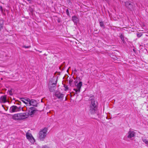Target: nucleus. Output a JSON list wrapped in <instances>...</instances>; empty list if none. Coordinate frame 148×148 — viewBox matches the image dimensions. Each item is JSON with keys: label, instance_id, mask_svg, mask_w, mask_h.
<instances>
[{"label": "nucleus", "instance_id": "423d86ee", "mask_svg": "<svg viewBox=\"0 0 148 148\" xmlns=\"http://www.w3.org/2000/svg\"><path fill=\"white\" fill-rule=\"evenodd\" d=\"M27 139L32 144H34L35 142V140L31 133L27 132L26 133Z\"/></svg>", "mask_w": 148, "mask_h": 148}, {"label": "nucleus", "instance_id": "b1692460", "mask_svg": "<svg viewBox=\"0 0 148 148\" xmlns=\"http://www.w3.org/2000/svg\"><path fill=\"white\" fill-rule=\"evenodd\" d=\"M66 13L67 14V15H69V10H68V9H67L66 10Z\"/></svg>", "mask_w": 148, "mask_h": 148}, {"label": "nucleus", "instance_id": "f03ea898", "mask_svg": "<svg viewBox=\"0 0 148 148\" xmlns=\"http://www.w3.org/2000/svg\"><path fill=\"white\" fill-rule=\"evenodd\" d=\"M28 115L26 113H21L15 114L10 116L15 120H21L27 118Z\"/></svg>", "mask_w": 148, "mask_h": 148}, {"label": "nucleus", "instance_id": "f3484780", "mask_svg": "<svg viewBox=\"0 0 148 148\" xmlns=\"http://www.w3.org/2000/svg\"><path fill=\"white\" fill-rule=\"evenodd\" d=\"M120 38L121 39V40L123 41V42H124V39L123 36L121 34L120 36Z\"/></svg>", "mask_w": 148, "mask_h": 148}, {"label": "nucleus", "instance_id": "4be33fe9", "mask_svg": "<svg viewBox=\"0 0 148 148\" xmlns=\"http://www.w3.org/2000/svg\"><path fill=\"white\" fill-rule=\"evenodd\" d=\"M13 89H12L11 90H10V95H12L13 94V93H12Z\"/></svg>", "mask_w": 148, "mask_h": 148}, {"label": "nucleus", "instance_id": "0eeeda50", "mask_svg": "<svg viewBox=\"0 0 148 148\" xmlns=\"http://www.w3.org/2000/svg\"><path fill=\"white\" fill-rule=\"evenodd\" d=\"M11 109L12 112H15L21 111L22 110L24 111L25 110H24L23 108L20 106H12L11 107Z\"/></svg>", "mask_w": 148, "mask_h": 148}, {"label": "nucleus", "instance_id": "bb28decb", "mask_svg": "<svg viewBox=\"0 0 148 148\" xmlns=\"http://www.w3.org/2000/svg\"><path fill=\"white\" fill-rule=\"evenodd\" d=\"M28 1H30V0H27Z\"/></svg>", "mask_w": 148, "mask_h": 148}, {"label": "nucleus", "instance_id": "6ab92c4d", "mask_svg": "<svg viewBox=\"0 0 148 148\" xmlns=\"http://www.w3.org/2000/svg\"><path fill=\"white\" fill-rule=\"evenodd\" d=\"M126 6L127 7H128L129 5H130V3L129 2H126L125 3Z\"/></svg>", "mask_w": 148, "mask_h": 148}, {"label": "nucleus", "instance_id": "ddd939ff", "mask_svg": "<svg viewBox=\"0 0 148 148\" xmlns=\"http://www.w3.org/2000/svg\"><path fill=\"white\" fill-rule=\"evenodd\" d=\"M55 95L58 98H62L63 97V95L58 92H56L55 93Z\"/></svg>", "mask_w": 148, "mask_h": 148}, {"label": "nucleus", "instance_id": "393cba45", "mask_svg": "<svg viewBox=\"0 0 148 148\" xmlns=\"http://www.w3.org/2000/svg\"><path fill=\"white\" fill-rule=\"evenodd\" d=\"M0 9L1 11L2 12H3V9L2 7L1 6L0 7Z\"/></svg>", "mask_w": 148, "mask_h": 148}, {"label": "nucleus", "instance_id": "412c9836", "mask_svg": "<svg viewBox=\"0 0 148 148\" xmlns=\"http://www.w3.org/2000/svg\"><path fill=\"white\" fill-rule=\"evenodd\" d=\"M137 36L139 37H141L142 35V34L141 33H138L137 34Z\"/></svg>", "mask_w": 148, "mask_h": 148}, {"label": "nucleus", "instance_id": "20e7f679", "mask_svg": "<svg viewBox=\"0 0 148 148\" xmlns=\"http://www.w3.org/2000/svg\"><path fill=\"white\" fill-rule=\"evenodd\" d=\"M47 129L44 128L41 130L39 133V138L41 140H43L46 137L47 135Z\"/></svg>", "mask_w": 148, "mask_h": 148}, {"label": "nucleus", "instance_id": "9d476101", "mask_svg": "<svg viewBox=\"0 0 148 148\" xmlns=\"http://www.w3.org/2000/svg\"><path fill=\"white\" fill-rule=\"evenodd\" d=\"M72 20L74 22V25H77L79 21L78 18L76 16H74L72 17Z\"/></svg>", "mask_w": 148, "mask_h": 148}, {"label": "nucleus", "instance_id": "39448f33", "mask_svg": "<svg viewBox=\"0 0 148 148\" xmlns=\"http://www.w3.org/2000/svg\"><path fill=\"white\" fill-rule=\"evenodd\" d=\"M75 85L76 88H74L73 90L75 91V93L77 94L79 93L80 91V89L82 86V83L81 82H80L79 83H77L76 82L75 83Z\"/></svg>", "mask_w": 148, "mask_h": 148}, {"label": "nucleus", "instance_id": "7ed1b4c3", "mask_svg": "<svg viewBox=\"0 0 148 148\" xmlns=\"http://www.w3.org/2000/svg\"><path fill=\"white\" fill-rule=\"evenodd\" d=\"M97 106V102L94 99L91 101V104L89 107V110L92 114L95 113L96 107Z\"/></svg>", "mask_w": 148, "mask_h": 148}, {"label": "nucleus", "instance_id": "6e6552de", "mask_svg": "<svg viewBox=\"0 0 148 148\" xmlns=\"http://www.w3.org/2000/svg\"><path fill=\"white\" fill-rule=\"evenodd\" d=\"M135 132L133 131L130 130L127 134V138L130 139H132L134 137Z\"/></svg>", "mask_w": 148, "mask_h": 148}, {"label": "nucleus", "instance_id": "aec40b11", "mask_svg": "<svg viewBox=\"0 0 148 148\" xmlns=\"http://www.w3.org/2000/svg\"><path fill=\"white\" fill-rule=\"evenodd\" d=\"M100 25L101 27H103L104 25L103 21H101L100 22Z\"/></svg>", "mask_w": 148, "mask_h": 148}, {"label": "nucleus", "instance_id": "a211bd4d", "mask_svg": "<svg viewBox=\"0 0 148 148\" xmlns=\"http://www.w3.org/2000/svg\"><path fill=\"white\" fill-rule=\"evenodd\" d=\"M40 147L39 146H38L37 147V148H40ZM42 148H48V147H47V146L46 145H44V146H43Z\"/></svg>", "mask_w": 148, "mask_h": 148}, {"label": "nucleus", "instance_id": "f257e3e1", "mask_svg": "<svg viewBox=\"0 0 148 148\" xmlns=\"http://www.w3.org/2000/svg\"><path fill=\"white\" fill-rule=\"evenodd\" d=\"M21 100L27 106H33L36 107L37 105V102L34 99L30 100L28 98H21Z\"/></svg>", "mask_w": 148, "mask_h": 148}, {"label": "nucleus", "instance_id": "f8f14e48", "mask_svg": "<svg viewBox=\"0 0 148 148\" xmlns=\"http://www.w3.org/2000/svg\"><path fill=\"white\" fill-rule=\"evenodd\" d=\"M7 101L6 96L5 95L3 96L0 98V102L1 103H5Z\"/></svg>", "mask_w": 148, "mask_h": 148}, {"label": "nucleus", "instance_id": "dca6fc26", "mask_svg": "<svg viewBox=\"0 0 148 148\" xmlns=\"http://www.w3.org/2000/svg\"><path fill=\"white\" fill-rule=\"evenodd\" d=\"M29 10L30 12L32 14H33V12L34 11L33 9L32 8L30 7L29 8Z\"/></svg>", "mask_w": 148, "mask_h": 148}, {"label": "nucleus", "instance_id": "5701e85b", "mask_svg": "<svg viewBox=\"0 0 148 148\" xmlns=\"http://www.w3.org/2000/svg\"><path fill=\"white\" fill-rule=\"evenodd\" d=\"M23 47L24 48H29L30 47V46H23Z\"/></svg>", "mask_w": 148, "mask_h": 148}, {"label": "nucleus", "instance_id": "1a4fd4ad", "mask_svg": "<svg viewBox=\"0 0 148 148\" xmlns=\"http://www.w3.org/2000/svg\"><path fill=\"white\" fill-rule=\"evenodd\" d=\"M36 112V110L34 108L31 107L30 108L28 111V115H30L32 116Z\"/></svg>", "mask_w": 148, "mask_h": 148}, {"label": "nucleus", "instance_id": "4468645a", "mask_svg": "<svg viewBox=\"0 0 148 148\" xmlns=\"http://www.w3.org/2000/svg\"><path fill=\"white\" fill-rule=\"evenodd\" d=\"M143 141L145 143L146 146L148 147V140L145 138H142Z\"/></svg>", "mask_w": 148, "mask_h": 148}, {"label": "nucleus", "instance_id": "9b49d317", "mask_svg": "<svg viewBox=\"0 0 148 148\" xmlns=\"http://www.w3.org/2000/svg\"><path fill=\"white\" fill-rule=\"evenodd\" d=\"M56 84L53 83L49 86V88L50 92H53L56 89Z\"/></svg>", "mask_w": 148, "mask_h": 148}, {"label": "nucleus", "instance_id": "a878e982", "mask_svg": "<svg viewBox=\"0 0 148 148\" xmlns=\"http://www.w3.org/2000/svg\"><path fill=\"white\" fill-rule=\"evenodd\" d=\"M21 102H19V103H18V104L19 105H20V104H21Z\"/></svg>", "mask_w": 148, "mask_h": 148}, {"label": "nucleus", "instance_id": "2eb2a0df", "mask_svg": "<svg viewBox=\"0 0 148 148\" xmlns=\"http://www.w3.org/2000/svg\"><path fill=\"white\" fill-rule=\"evenodd\" d=\"M3 21L2 20H0V31L3 26Z\"/></svg>", "mask_w": 148, "mask_h": 148}]
</instances>
